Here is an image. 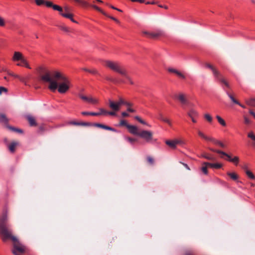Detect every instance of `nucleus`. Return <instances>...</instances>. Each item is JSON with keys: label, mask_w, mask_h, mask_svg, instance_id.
<instances>
[{"label": "nucleus", "mask_w": 255, "mask_h": 255, "mask_svg": "<svg viewBox=\"0 0 255 255\" xmlns=\"http://www.w3.org/2000/svg\"><path fill=\"white\" fill-rule=\"evenodd\" d=\"M7 213L4 212L0 217V236L2 241L5 242L10 240L12 242L11 252L14 255H24L27 253L28 249L22 244L13 234V230L7 224Z\"/></svg>", "instance_id": "obj_1"}, {"label": "nucleus", "mask_w": 255, "mask_h": 255, "mask_svg": "<svg viewBox=\"0 0 255 255\" xmlns=\"http://www.w3.org/2000/svg\"><path fill=\"white\" fill-rule=\"evenodd\" d=\"M42 79L49 83L48 88L52 91H55L58 88V91L63 94L69 88V80L64 74L59 71L46 73L42 77Z\"/></svg>", "instance_id": "obj_2"}, {"label": "nucleus", "mask_w": 255, "mask_h": 255, "mask_svg": "<svg viewBox=\"0 0 255 255\" xmlns=\"http://www.w3.org/2000/svg\"><path fill=\"white\" fill-rule=\"evenodd\" d=\"M103 62L105 66H106L107 68L120 74V75H125V70L126 69L119 62L110 60H106Z\"/></svg>", "instance_id": "obj_3"}, {"label": "nucleus", "mask_w": 255, "mask_h": 255, "mask_svg": "<svg viewBox=\"0 0 255 255\" xmlns=\"http://www.w3.org/2000/svg\"><path fill=\"white\" fill-rule=\"evenodd\" d=\"M12 60L14 62L19 61V62L16 64L17 66L25 67L28 69L31 68L29 64L28 63L26 58L20 52H14Z\"/></svg>", "instance_id": "obj_4"}, {"label": "nucleus", "mask_w": 255, "mask_h": 255, "mask_svg": "<svg viewBox=\"0 0 255 255\" xmlns=\"http://www.w3.org/2000/svg\"><path fill=\"white\" fill-rule=\"evenodd\" d=\"M122 105H125L127 106H130L132 104L126 101L122 97H120L118 102H114L111 100H109V106L110 109L115 111H119Z\"/></svg>", "instance_id": "obj_5"}, {"label": "nucleus", "mask_w": 255, "mask_h": 255, "mask_svg": "<svg viewBox=\"0 0 255 255\" xmlns=\"http://www.w3.org/2000/svg\"><path fill=\"white\" fill-rule=\"evenodd\" d=\"M206 67L211 69L215 79L220 81L221 83L224 84L227 88L230 87L229 84L226 81V80L222 77L221 73L211 64L207 63L205 65Z\"/></svg>", "instance_id": "obj_6"}, {"label": "nucleus", "mask_w": 255, "mask_h": 255, "mask_svg": "<svg viewBox=\"0 0 255 255\" xmlns=\"http://www.w3.org/2000/svg\"><path fill=\"white\" fill-rule=\"evenodd\" d=\"M138 136L143 139L146 142L151 143L156 141L153 137V132L150 130H142L140 131Z\"/></svg>", "instance_id": "obj_7"}, {"label": "nucleus", "mask_w": 255, "mask_h": 255, "mask_svg": "<svg viewBox=\"0 0 255 255\" xmlns=\"http://www.w3.org/2000/svg\"><path fill=\"white\" fill-rule=\"evenodd\" d=\"M210 150L226 156L227 158V160L233 163L235 165H237L239 162V158L238 156H235L233 158H232L231 155L221 150H215L213 148H210Z\"/></svg>", "instance_id": "obj_8"}, {"label": "nucleus", "mask_w": 255, "mask_h": 255, "mask_svg": "<svg viewBox=\"0 0 255 255\" xmlns=\"http://www.w3.org/2000/svg\"><path fill=\"white\" fill-rule=\"evenodd\" d=\"M165 143L172 149H175L178 145L182 146L185 144L184 141L180 138L167 140L165 141Z\"/></svg>", "instance_id": "obj_9"}, {"label": "nucleus", "mask_w": 255, "mask_h": 255, "mask_svg": "<svg viewBox=\"0 0 255 255\" xmlns=\"http://www.w3.org/2000/svg\"><path fill=\"white\" fill-rule=\"evenodd\" d=\"M7 74L13 77L14 78L18 79L22 83L27 86H29V81L30 79V75H27L23 76H19L18 75L15 74L12 72H8Z\"/></svg>", "instance_id": "obj_10"}, {"label": "nucleus", "mask_w": 255, "mask_h": 255, "mask_svg": "<svg viewBox=\"0 0 255 255\" xmlns=\"http://www.w3.org/2000/svg\"><path fill=\"white\" fill-rule=\"evenodd\" d=\"M79 97L82 100L93 104H97L98 103V100L97 99L91 97H88L83 95H79Z\"/></svg>", "instance_id": "obj_11"}, {"label": "nucleus", "mask_w": 255, "mask_h": 255, "mask_svg": "<svg viewBox=\"0 0 255 255\" xmlns=\"http://www.w3.org/2000/svg\"><path fill=\"white\" fill-rule=\"evenodd\" d=\"M44 4L48 7H52L54 10H57L58 11H62V8L56 4H54L51 1H45Z\"/></svg>", "instance_id": "obj_12"}, {"label": "nucleus", "mask_w": 255, "mask_h": 255, "mask_svg": "<svg viewBox=\"0 0 255 255\" xmlns=\"http://www.w3.org/2000/svg\"><path fill=\"white\" fill-rule=\"evenodd\" d=\"M188 116L191 119L192 121L196 123L197 121L195 120V117H198V113L194 109H190L187 113Z\"/></svg>", "instance_id": "obj_13"}, {"label": "nucleus", "mask_w": 255, "mask_h": 255, "mask_svg": "<svg viewBox=\"0 0 255 255\" xmlns=\"http://www.w3.org/2000/svg\"><path fill=\"white\" fill-rule=\"evenodd\" d=\"M128 128L130 133L138 136L140 131H139L137 127L129 125L128 126Z\"/></svg>", "instance_id": "obj_14"}, {"label": "nucleus", "mask_w": 255, "mask_h": 255, "mask_svg": "<svg viewBox=\"0 0 255 255\" xmlns=\"http://www.w3.org/2000/svg\"><path fill=\"white\" fill-rule=\"evenodd\" d=\"M203 165H208V167L215 168V169H219L221 168L223 166V164L220 163H210L207 162H204L203 163Z\"/></svg>", "instance_id": "obj_15"}, {"label": "nucleus", "mask_w": 255, "mask_h": 255, "mask_svg": "<svg viewBox=\"0 0 255 255\" xmlns=\"http://www.w3.org/2000/svg\"><path fill=\"white\" fill-rule=\"evenodd\" d=\"M33 128H35V129L37 130L38 132H40L44 130V128L43 124H38L33 119Z\"/></svg>", "instance_id": "obj_16"}, {"label": "nucleus", "mask_w": 255, "mask_h": 255, "mask_svg": "<svg viewBox=\"0 0 255 255\" xmlns=\"http://www.w3.org/2000/svg\"><path fill=\"white\" fill-rule=\"evenodd\" d=\"M144 34H145L148 37L151 38H155L161 35V32H144Z\"/></svg>", "instance_id": "obj_17"}, {"label": "nucleus", "mask_w": 255, "mask_h": 255, "mask_svg": "<svg viewBox=\"0 0 255 255\" xmlns=\"http://www.w3.org/2000/svg\"><path fill=\"white\" fill-rule=\"evenodd\" d=\"M94 126H95L96 127L102 128H103V129H105L106 130L113 131H117L116 129H115L113 128H111L110 127H109V126H107L101 124L95 123L94 124Z\"/></svg>", "instance_id": "obj_18"}, {"label": "nucleus", "mask_w": 255, "mask_h": 255, "mask_svg": "<svg viewBox=\"0 0 255 255\" xmlns=\"http://www.w3.org/2000/svg\"><path fill=\"white\" fill-rule=\"evenodd\" d=\"M59 12L62 16L70 19L72 22L74 23H77V22L73 18V15L72 14L69 13V12L65 11V12H63V10Z\"/></svg>", "instance_id": "obj_19"}, {"label": "nucleus", "mask_w": 255, "mask_h": 255, "mask_svg": "<svg viewBox=\"0 0 255 255\" xmlns=\"http://www.w3.org/2000/svg\"><path fill=\"white\" fill-rule=\"evenodd\" d=\"M177 98L182 104H186L187 103L186 97L185 95L183 93L179 94L177 96Z\"/></svg>", "instance_id": "obj_20"}, {"label": "nucleus", "mask_w": 255, "mask_h": 255, "mask_svg": "<svg viewBox=\"0 0 255 255\" xmlns=\"http://www.w3.org/2000/svg\"><path fill=\"white\" fill-rule=\"evenodd\" d=\"M18 144V143L16 141H13L11 142L10 144L7 145L8 148L9 150L13 153L15 151V149L16 146Z\"/></svg>", "instance_id": "obj_21"}, {"label": "nucleus", "mask_w": 255, "mask_h": 255, "mask_svg": "<svg viewBox=\"0 0 255 255\" xmlns=\"http://www.w3.org/2000/svg\"><path fill=\"white\" fill-rule=\"evenodd\" d=\"M99 112H92L91 116H99L100 115H106V110L103 108H100L99 109Z\"/></svg>", "instance_id": "obj_22"}, {"label": "nucleus", "mask_w": 255, "mask_h": 255, "mask_svg": "<svg viewBox=\"0 0 255 255\" xmlns=\"http://www.w3.org/2000/svg\"><path fill=\"white\" fill-rule=\"evenodd\" d=\"M227 174L234 181H238L239 178V176L235 172H228Z\"/></svg>", "instance_id": "obj_23"}, {"label": "nucleus", "mask_w": 255, "mask_h": 255, "mask_svg": "<svg viewBox=\"0 0 255 255\" xmlns=\"http://www.w3.org/2000/svg\"><path fill=\"white\" fill-rule=\"evenodd\" d=\"M6 127L10 130L14 131V132H17V133H23V131L21 129H20V128H15V127H11V126H8L7 125L6 126Z\"/></svg>", "instance_id": "obj_24"}, {"label": "nucleus", "mask_w": 255, "mask_h": 255, "mask_svg": "<svg viewBox=\"0 0 255 255\" xmlns=\"http://www.w3.org/2000/svg\"><path fill=\"white\" fill-rule=\"evenodd\" d=\"M216 118L217 120H218V123L223 127H226V123L224 121V120L220 116H216Z\"/></svg>", "instance_id": "obj_25"}, {"label": "nucleus", "mask_w": 255, "mask_h": 255, "mask_svg": "<svg viewBox=\"0 0 255 255\" xmlns=\"http://www.w3.org/2000/svg\"><path fill=\"white\" fill-rule=\"evenodd\" d=\"M0 122L6 125L8 123V119L6 118L5 115L0 114Z\"/></svg>", "instance_id": "obj_26"}, {"label": "nucleus", "mask_w": 255, "mask_h": 255, "mask_svg": "<svg viewBox=\"0 0 255 255\" xmlns=\"http://www.w3.org/2000/svg\"><path fill=\"white\" fill-rule=\"evenodd\" d=\"M198 135L200 136H201L202 138H203V139L210 141L211 138H212L211 137H209V136L206 135L203 132H202L200 130H199L198 131Z\"/></svg>", "instance_id": "obj_27"}, {"label": "nucleus", "mask_w": 255, "mask_h": 255, "mask_svg": "<svg viewBox=\"0 0 255 255\" xmlns=\"http://www.w3.org/2000/svg\"><path fill=\"white\" fill-rule=\"evenodd\" d=\"M210 141L213 142L214 143L220 145L222 147H225V144L221 141L216 140L215 138L212 137Z\"/></svg>", "instance_id": "obj_28"}, {"label": "nucleus", "mask_w": 255, "mask_h": 255, "mask_svg": "<svg viewBox=\"0 0 255 255\" xmlns=\"http://www.w3.org/2000/svg\"><path fill=\"white\" fill-rule=\"evenodd\" d=\"M246 103L249 106L255 107V99L251 98L246 100Z\"/></svg>", "instance_id": "obj_29"}, {"label": "nucleus", "mask_w": 255, "mask_h": 255, "mask_svg": "<svg viewBox=\"0 0 255 255\" xmlns=\"http://www.w3.org/2000/svg\"><path fill=\"white\" fill-rule=\"evenodd\" d=\"M121 75L124 76V77H125L126 78V79H127L128 80V81L129 82V83L130 84H131V85L133 84V82L132 81V80H131L130 77L128 75L127 70L126 69L125 70V74H122Z\"/></svg>", "instance_id": "obj_30"}, {"label": "nucleus", "mask_w": 255, "mask_h": 255, "mask_svg": "<svg viewBox=\"0 0 255 255\" xmlns=\"http://www.w3.org/2000/svg\"><path fill=\"white\" fill-rule=\"evenodd\" d=\"M227 95L228 96V97L230 98V99L232 100V101L236 104H239V102L236 100L234 98V97L230 94L229 93V92H227L226 93Z\"/></svg>", "instance_id": "obj_31"}, {"label": "nucleus", "mask_w": 255, "mask_h": 255, "mask_svg": "<svg viewBox=\"0 0 255 255\" xmlns=\"http://www.w3.org/2000/svg\"><path fill=\"white\" fill-rule=\"evenodd\" d=\"M246 173L249 178L252 179H255V176L251 171L249 170H246Z\"/></svg>", "instance_id": "obj_32"}, {"label": "nucleus", "mask_w": 255, "mask_h": 255, "mask_svg": "<svg viewBox=\"0 0 255 255\" xmlns=\"http://www.w3.org/2000/svg\"><path fill=\"white\" fill-rule=\"evenodd\" d=\"M125 138L126 140L128 141L131 144H133L134 143V142L136 141V139L135 138L129 137L128 136H125Z\"/></svg>", "instance_id": "obj_33"}, {"label": "nucleus", "mask_w": 255, "mask_h": 255, "mask_svg": "<svg viewBox=\"0 0 255 255\" xmlns=\"http://www.w3.org/2000/svg\"><path fill=\"white\" fill-rule=\"evenodd\" d=\"M92 6L93 8H94L95 9H96V10H97L98 11H99V12H100L101 13H102L104 15L108 16V14L106 12L104 11L102 9H101L100 8H99L97 6H96L95 5H92Z\"/></svg>", "instance_id": "obj_34"}, {"label": "nucleus", "mask_w": 255, "mask_h": 255, "mask_svg": "<svg viewBox=\"0 0 255 255\" xmlns=\"http://www.w3.org/2000/svg\"><path fill=\"white\" fill-rule=\"evenodd\" d=\"M204 118L208 122L210 123L212 122L213 118L209 114H205Z\"/></svg>", "instance_id": "obj_35"}, {"label": "nucleus", "mask_w": 255, "mask_h": 255, "mask_svg": "<svg viewBox=\"0 0 255 255\" xmlns=\"http://www.w3.org/2000/svg\"><path fill=\"white\" fill-rule=\"evenodd\" d=\"M82 70L85 71H86V72H89L90 73L93 74H96L98 73L97 71L96 70H95V69L90 70V69H88L87 68H83Z\"/></svg>", "instance_id": "obj_36"}, {"label": "nucleus", "mask_w": 255, "mask_h": 255, "mask_svg": "<svg viewBox=\"0 0 255 255\" xmlns=\"http://www.w3.org/2000/svg\"><path fill=\"white\" fill-rule=\"evenodd\" d=\"M176 76L181 79H186V76L185 75V74L180 71H179L177 73Z\"/></svg>", "instance_id": "obj_37"}, {"label": "nucleus", "mask_w": 255, "mask_h": 255, "mask_svg": "<svg viewBox=\"0 0 255 255\" xmlns=\"http://www.w3.org/2000/svg\"><path fill=\"white\" fill-rule=\"evenodd\" d=\"M160 119L161 121H163L164 122L167 123L168 125H169L170 126H171V125H172L171 122L169 119H168L167 118H164L162 117V116H160Z\"/></svg>", "instance_id": "obj_38"}, {"label": "nucleus", "mask_w": 255, "mask_h": 255, "mask_svg": "<svg viewBox=\"0 0 255 255\" xmlns=\"http://www.w3.org/2000/svg\"><path fill=\"white\" fill-rule=\"evenodd\" d=\"M248 136L251 138L254 141V145H255V135L254 134V133H253V132L251 131V132H250L248 134Z\"/></svg>", "instance_id": "obj_39"}, {"label": "nucleus", "mask_w": 255, "mask_h": 255, "mask_svg": "<svg viewBox=\"0 0 255 255\" xmlns=\"http://www.w3.org/2000/svg\"><path fill=\"white\" fill-rule=\"evenodd\" d=\"M167 71L169 72V73H174L176 75H177V73L178 72L179 70H178L177 69H175V68H168L167 69Z\"/></svg>", "instance_id": "obj_40"}, {"label": "nucleus", "mask_w": 255, "mask_h": 255, "mask_svg": "<svg viewBox=\"0 0 255 255\" xmlns=\"http://www.w3.org/2000/svg\"><path fill=\"white\" fill-rule=\"evenodd\" d=\"M202 157L206 158V159H207L208 160H215V158H214L213 157H212V156H210L209 155H208L206 154H203L202 155H201Z\"/></svg>", "instance_id": "obj_41"}, {"label": "nucleus", "mask_w": 255, "mask_h": 255, "mask_svg": "<svg viewBox=\"0 0 255 255\" xmlns=\"http://www.w3.org/2000/svg\"><path fill=\"white\" fill-rule=\"evenodd\" d=\"M201 168L202 171L206 175L208 174V170L207 168L208 167V165H204Z\"/></svg>", "instance_id": "obj_42"}, {"label": "nucleus", "mask_w": 255, "mask_h": 255, "mask_svg": "<svg viewBox=\"0 0 255 255\" xmlns=\"http://www.w3.org/2000/svg\"><path fill=\"white\" fill-rule=\"evenodd\" d=\"M71 125H76V126H85L87 125V124L83 123H78L76 122H71L69 123Z\"/></svg>", "instance_id": "obj_43"}, {"label": "nucleus", "mask_w": 255, "mask_h": 255, "mask_svg": "<svg viewBox=\"0 0 255 255\" xmlns=\"http://www.w3.org/2000/svg\"><path fill=\"white\" fill-rule=\"evenodd\" d=\"M129 125L127 124V122L125 120H121L120 123V126H126L128 128V126Z\"/></svg>", "instance_id": "obj_44"}, {"label": "nucleus", "mask_w": 255, "mask_h": 255, "mask_svg": "<svg viewBox=\"0 0 255 255\" xmlns=\"http://www.w3.org/2000/svg\"><path fill=\"white\" fill-rule=\"evenodd\" d=\"M116 112L117 111H110V112H107L106 111V115H109L110 116H116Z\"/></svg>", "instance_id": "obj_45"}, {"label": "nucleus", "mask_w": 255, "mask_h": 255, "mask_svg": "<svg viewBox=\"0 0 255 255\" xmlns=\"http://www.w3.org/2000/svg\"><path fill=\"white\" fill-rule=\"evenodd\" d=\"M244 123L246 125H250L251 123V120L247 117H244Z\"/></svg>", "instance_id": "obj_46"}, {"label": "nucleus", "mask_w": 255, "mask_h": 255, "mask_svg": "<svg viewBox=\"0 0 255 255\" xmlns=\"http://www.w3.org/2000/svg\"><path fill=\"white\" fill-rule=\"evenodd\" d=\"M35 2L38 5H41L44 4L45 1L44 0H35Z\"/></svg>", "instance_id": "obj_47"}, {"label": "nucleus", "mask_w": 255, "mask_h": 255, "mask_svg": "<svg viewBox=\"0 0 255 255\" xmlns=\"http://www.w3.org/2000/svg\"><path fill=\"white\" fill-rule=\"evenodd\" d=\"M147 161L151 164H153V162H154V160L153 159L152 157H151V156H148L147 157Z\"/></svg>", "instance_id": "obj_48"}, {"label": "nucleus", "mask_w": 255, "mask_h": 255, "mask_svg": "<svg viewBox=\"0 0 255 255\" xmlns=\"http://www.w3.org/2000/svg\"><path fill=\"white\" fill-rule=\"evenodd\" d=\"M5 25V21L3 18L0 16V26H4Z\"/></svg>", "instance_id": "obj_49"}, {"label": "nucleus", "mask_w": 255, "mask_h": 255, "mask_svg": "<svg viewBox=\"0 0 255 255\" xmlns=\"http://www.w3.org/2000/svg\"><path fill=\"white\" fill-rule=\"evenodd\" d=\"M7 89L3 87H0V95H1L2 92H7Z\"/></svg>", "instance_id": "obj_50"}, {"label": "nucleus", "mask_w": 255, "mask_h": 255, "mask_svg": "<svg viewBox=\"0 0 255 255\" xmlns=\"http://www.w3.org/2000/svg\"><path fill=\"white\" fill-rule=\"evenodd\" d=\"M107 16L109 17L111 19L114 20L117 23H120V21L118 19H117L116 18H115V17H114L113 16H110V15H109L108 14V16Z\"/></svg>", "instance_id": "obj_51"}, {"label": "nucleus", "mask_w": 255, "mask_h": 255, "mask_svg": "<svg viewBox=\"0 0 255 255\" xmlns=\"http://www.w3.org/2000/svg\"><path fill=\"white\" fill-rule=\"evenodd\" d=\"M79 3H80L81 5L84 6L88 5V3L87 2L82 0H80Z\"/></svg>", "instance_id": "obj_52"}, {"label": "nucleus", "mask_w": 255, "mask_h": 255, "mask_svg": "<svg viewBox=\"0 0 255 255\" xmlns=\"http://www.w3.org/2000/svg\"><path fill=\"white\" fill-rule=\"evenodd\" d=\"M132 106H127L128 107V108H127V111L129 112H130V113H135V111L131 108V107Z\"/></svg>", "instance_id": "obj_53"}, {"label": "nucleus", "mask_w": 255, "mask_h": 255, "mask_svg": "<svg viewBox=\"0 0 255 255\" xmlns=\"http://www.w3.org/2000/svg\"><path fill=\"white\" fill-rule=\"evenodd\" d=\"M27 120L28 121L29 124L30 126H32V116L29 115L27 117Z\"/></svg>", "instance_id": "obj_54"}, {"label": "nucleus", "mask_w": 255, "mask_h": 255, "mask_svg": "<svg viewBox=\"0 0 255 255\" xmlns=\"http://www.w3.org/2000/svg\"><path fill=\"white\" fill-rule=\"evenodd\" d=\"M92 112H82V115H84V116H87V115H91V114Z\"/></svg>", "instance_id": "obj_55"}, {"label": "nucleus", "mask_w": 255, "mask_h": 255, "mask_svg": "<svg viewBox=\"0 0 255 255\" xmlns=\"http://www.w3.org/2000/svg\"><path fill=\"white\" fill-rule=\"evenodd\" d=\"M180 163H181L187 170H190L189 167L188 166V165L187 164L182 163L181 162H180Z\"/></svg>", "instance_id": "obj_56"}, {"label": "nucleus", "mask_w": 255, "mask_h": 255, "mask_svg": "<svg viewBox=\"0 0 255 255\" xmlns=\"http://www.w3.org/2000/svg\"><path fill=\"white\" fill-rule=\"evenodd\" d=\"M122 116L123 117H128L129 116V115L126 112H123L122 113Z\"/></svg>", "instance_id": "obj_57"}, {"label": "nucleus", "mask_w": 255, "mask_h": 255, "mask_svg": "<svg viewBox=\"0 0 255 255\" xmlns=\"http://www.w3.org/2000/svg\"><path fill=\"white\" fill-rule=\"evenodd\" d=\"M132 2H139L140 3H143L144 2V0H130Z\"/></svg>", "instance_id": "obj_58"}, {"label": "nucleus", "mask_w": 255, "mask_h": 255, "mask_svg": "<svg viewBox=\"0 0 255 255\" xmlns=\"http://www.w3.org/2000/svg\"><path fill=\"white\" fill-rule=\"evenodd\" d=\"M135 119H136L137 121H138L139 123H140V121H142V119L138 116H135L134 117Z\"/></svg>", "instance_id": "obj_59"}, {"label": "nucleus", "mask_w": 255, "mask_h": 255, "mask_svg": "<svg viewBox=\"0 0 255 255\" xmlns=\"http://www.w3.org/2000/svg\"><path fill=\"white\" fill-rule=\"evenodd\" d=\"M106 79L107 80H109V81H112V82H116L115 80H114L113 79H112L111 78H110V77H107Z\"/></svg>", "instance_id": "obj_60"}, {"label": "nucleus", "mask_w": 255, "mask_h": 255, "mask_svg": "<svg viewBox=\"0 0 255 255\" xmlns=\"http://www.w3.org/2000/svg\"><path fill=\"white\" fill-rule=\"evenodd\" d=\"M185 255H195L192 252H187L186 253Z\"/></svg>", "instance_id": "obj_61"}, {"label": "nucleus", "mask_w": 255, "mask_h": 255, "mask_svg": "<svg viewBox=\"0 0 255 255\" xmlns=\"http://www.w3.org/2000/svg\"><path fill=\"white\" fill-rule=\"evenodd\" d=\"M249 112L250 114L254 116V117L255 118V113L252 110H250Z\"/></svg>", "instance_id": "obj_62"}, {"label": "nucleus", "mask_w": 255, "mask_h": 255, "mask_svg": "<svg viewBox=\"0 0 255 255\" xmlns=\"http://www.w3.org/2000/svg\"><path fill=\"white\" fill-rule=\"evenodd\" d=\"M61 29L65 31H68V28L66 26H63L61 28Z\"/></svg>", "instance_id": "obj_63"}, {"label": "nucleus", "mask_w": 255, "mask_h": 255, "mask_svg": "<svg viewBox=\"0 0 255 255\" xmlns=\"http://www.w3.org/2000/svg\"><path fill=\"white\" fill-rule=\"evenodd\" d=\"M64 9L65 12H69V8L67 6L65 7Z\"/></svg>", "instance_id": "obj_64"}]
</instances>
